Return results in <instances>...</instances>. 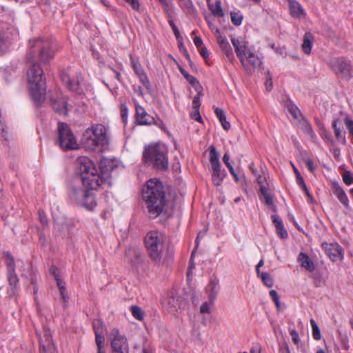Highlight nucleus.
<instances>
[{"mask_svg": "<svg viewBox=\"0 0 353 353\" xmlns=\"http://www.w3.org/2000/svg\"><path fill=\"white\" fill-rule=\"evenodd\" d=\"M345 125L351 136L353 137V120L347 117L345 119Z\"/></svg>", "mask_w": 353, "mask_h": 353, "instance_id": "3c124183", "label": "nucleus"}, {"mask_svg": "<svg viewBox=\"0 0 353 353\" xmlns=\"http://www.w3.org/2000/svg\"><path fill=\"white\" fill-rule=\"evenodd\" d=\"M89 190H92L85 188L81 184V180H76L70 188V199L77 205H79L80 202L83 201Z\"/></svg>", "mask_w": 353, "mask_h": 353, "instance_id": "f8f14e48", "label": "nucleus"}, {"mask_svg": "<svg viewBox=\"0 0 353 353\" xmlns=\"http://www.w3.org/2000/svg\"><path fill=\"white\" fill-rule=\"evenodd\" d=\"M201 105L199 97H194L192 101V108L194 110H199Z\"/></svg>", "mask_w": 353, "mask_h": 353, "instance_id": "69168bd1", "label": "nucleus"}, {"mask_svg": "<svg viewBox=\"0 0 353 353\" xmlns=\"http://www.w3.org/2000/svg\"><path fill=\"white\" fill-rule=\"evenodd\" d=\"M168 303L170 305V311L171 312L177 311V309L180 307L178 299L174 296L168 297Z\"/></svg>", "mask_w": 353, "mask_h": 353, "instance_id": "79ce46f5", "label": "nucleus"}, {"mask_svg": "<svg viewBox=\"0 0 353 353\" xmlns=\"http://www.w3.org/2000/svg\"><path fill=\"white\" fill-rule=\"evenodd\" d=\"M310 324L312 329V336L315 340H319L321 339V332L315 321L312 319L310 320Z\"/></svg>", "mask_w": 353, "mask_h": 353, "instance_id": "a19ab883", "label": "nucleus"}, {"mask_svg": "<svg viewBox=\"0 0 353 353\" xmlns=\"http://www.w3.org/2000/svg\"><path fill=\"white\" fill-rule=\"evenodd\" d=\"M230 15L231 21L234 25L239 26L241 24L243 20L242 15L235 12H231Z\"/></svg>", "mask_w": 353, "mask_h": 353, "instance_id": "c03bdc74", "label": "nucleus"}, {"mask_svg": "<svg viewBox=\"0 0 353 353\" xmlns=\"http://www.w3.org/2000/svg\"><path fill=\"white\" fill-rule=\"evenodd\" d=\"M231 41L235 48V51L238 58L244 68H246L245 63V57L250 52V50L248 48L247 43L245 41L236 39L232 38Z\"/></svg>", "mask_w": 353, "mask_h": 353, "instance_id": "dca6fc26", "label": "nucleus"}, {"mask_svg": "<svg viewBox=\"0 0 353 353\" xmlns=\"http://www.w3.org/2000/svg\"><path fill=\"white\" fill-rule=\"evenodd\" d=\"M50 103L54 111L59 114H67V99L65 97L62 96L59 90H56L50 97Z\"/></svg>", "mask_w": 353, "mask_h": 353, "instance_id": "9b49d317", "label": "nucleus"}, {"mask_svg": "<svg viewBox=\"0 0 353 353\" xmlns=\"http://www.w3.org/2000/svg\"><path fill=\"white\" fill-rule=\"evenodd\" d=\"M128 113V108L125 105H122L121 108V114L122 120L124 123H125L127 121Z\"/></svg>", "mask_w": 353, "mask_h": 353, "instance_id": "13d9d810", "label": "nucleus"}, {"mask_svg": "<svg viewBox=\"0 0 353 353\" xmlns=\"http://www.w3.org/2000/svg\"><path fill=\"white\" fill-rule=\"evenodd\" d=\"M8 281L9 284L10 285V289L9 290V292L10 294H14L15 293V288L17 287V285L18 283L19 279L17 278V276L14 273V261L12 259L8 265Z\"/></svg>", "mask_w": 353, "mask_h": 353, "instance_id": "aec40b11", "label": "nucleus"}, {"mask_svg": "<svg viewBox=\"0 0 353 353\" xmlns=\"http://www.w3.org/2000/svg\"><path fill=\"white\" fill-rule=\"evenodd\" d=\"M297 260L300 263L301 266L307 271L312 272L315 270L314 263L305 253L300 252Z\"/></svg>", "mask_w": 353, "mask_h": 353, "instance_id": "b1692460", "label": "nucleus"}, {"mask_svg": "<svg viewBox=\"0 0 353 353\" xmlns=\"http://www.w3.org/2000/svg\"><path fill=\"white\" fill-rule=\"evenodd\" d=\"M10 46V41L6 37L5 34L0 32V54L6 52Z\"/></svg>", "mask_w": 353, "mask_h": 353, "instance_id": "58836bf2", "label": "nucleus"}, {"mask_svg": "<svg viewBox=\"0 0 353 353\" xmlns=\"http://www.w3.org/2000/svg\"><path fill=\"white\" fill-rule=\"evenodd\" d=\"M330 65L336 74H340L347 79H350L352 77V66L349 60L343 57L334 58L330 60Z\"/></svg>", "mask_w": 353, "mask_h": 353, "instance_id": "9d476101", "label": "nucleus"}, {"mask_svg": "<svg viewBox=\"0 0 353 353\" xmlns=\"http://www.w3.org/2000/svg\"><path fill=\"white\" fill-rule=\"evenodd\" d=\"M200 54L204 59H207L209 56V52L205 47H202L200 50Z\"/></svg>", "mask_w": 353, "mask_h": 353, "instance_id": "774afa93", "label": "nucleus"}, {"mask_svg": "<svg viewBox=\"0 0 353 353\" xmlns=\"http://www.w3.org/2000/svg\"><path fill=\"white\" fill-rule=\"evenodd\" d=\"M191 117H192V119H194L195 121H197L199 122H201L202 120L201 117L199 114V110H194V111L192 112L191 114Z\"/></svg>", "mask_w": 353, "mask_h": 353, "instance_id": "0e129e2a", "label": "nucleus"}, {"mask_svg": "<svg viewBox=\"0 0 353 353\" xmlns=\"http://www.w3.org/2000/svg\"><path fill=\"white\" fill-rule=\"evenodd\" d=\"M127 3H128L133 10L138 11L139 9V2L138 0H125Z\"/></svg>", "mask_w": 353, "mask_h": 353, "instance_id": "bf43d9fd", "label": "nucleus"}, {"mask_svg": "<svg viewBox=\"0 0 353 353\" xmlns=\"http://www.w3.org/2000/svg\"><path fill=\"white\" fill-rule=\"evenodd\" d=\"M214 112L216 117L219 119L220 123L226 119L225 114L223 109L220 108H216L214 110Z\"/></svg>", "mask_w": 353, "mask_h": 353, "instance_id": "09e8293b", "label": "nucleus"}, {"mask_svg": "<svg viewBox=\"0 0 353 353\" xmlns=\"http://www.w3.org/2000/svg\"><path fill=\"white\" fill-rule=\"evenodd\" d=\"M321 247L332 261L343 260L344 251L343 248L337 243H328L323 242Z\"/></svg>", "mask_w": 353, "mask_h": 353, "instance_id": "4468645a", "label": "nucleus"}, {"mask_svg": "<svg viewBox=\"0 0 353 353\" xmlns=\"http://www.w3.org/2000/svg\"><path fill=\"white\" fill-rule=\"evenodd\" d=\"M94 334H102L104 330L103 323L100 319H95L92 323Z\"/></svg>", "mask_w": 353, "mask_h": 353, "instance_id": "ea45409f", "label": "nucleus"}, {"mask_svg": "<svg viewBox=\"0 0 353 353\" xmlns=\"http://www.w3.org/2000/svg\"><path fill=\"white\" fill-rule=\"evenodd\" d=\"M314 41V36L310 32H306L303 36L302 50L306 54L311 53L312 44Z\"/></svg>", "mask_w": 353, "mask_h": 353, "instance_id": "bb28decb", "label": "nucleus"}, {"mask_svg": "<svg viewBox=\"0 0 353 353\" xmlns=\"http://www.w3.org/2000/svg\"><path fill=\"white\" fill-rule=\"evenodd\" d=\"M40 353H56V347L52 342L50 331L43 328L42 334H39Z\"/></svg>", "mask_w": 353, "mask_h": 353, "instance_id": "ddd939ff", "label": "nucleus"}, {"mask_svg": "<svg viewBox=\"0 0 353 353\" xmlns=\"http://www.w3.org/2000/svg\"><path fill=\"white\" fill-rule=\"evenodd\" d=\"M305 163L308 169L310 170V171L314 172V170H315V167L314 165L313 161L311 159H307L305 160Z\"/></svg>", "mask_w": 353, "mask_h": 353, "instance_id": "338daca9", "label": "nucleus"}, {"mask_svg": "<svg viewBox=\"0 0 353 353\" xmlns=\"http://www.w3.org/2000/svg\"><path fill=\"white\" fill-rule=\"evenodd\" d=\"M131 65L135 72V74L139 78L141 83L146 88L150 87V83L148 79L147 74H145L142 65L138 60L134 59L132 55L130 56Z\"/></svg>", "mask_w": 353, "mask_h": 353, "instance_id": "f3484780", "label": "nucleus"}, {"mask_svg": "<svg viewBox=\"0 0 353 353\" xmlns=\"http://www.w3.org/2000/svg\"><path fill=\"white\" fill-rule=\"evenodd\" d=\"M110 339L113 352L117 353H129L127 339L124 335L120 334L118 329L114 328L112 330Z\"/></svg>", "mask_w": 353, "mask_h": 353, "instance_id": "1a4fd4ad", "label": "nucleus"}, {"mask_svg": "<svg viewBox=\"0 0 353 353\" xmlns=\"http://www.w3.org/2000/svg\"><path fill=\"white\" fill-rule=\"evenodd\" d=\"M58 132V143L63 150H75L78 148L76 139L68 124L59 123Z\"/></svg>", "mask_w": 353, "mask_h": 353, "instance_id": "6e6552de", "label": "nucleus"}, {"mask_svg": "<svg viewBox=\"0 0 353 353\" xmlns=\"http://www.w3.org/2000/svg\"><path fill=\"white\" fill-rule=\"evenodd\" d=\"M61 80L71 92L81 94L83 92L85 85L81 72L72 68L61 72Z\"/></svg>", "mask_w": 353, "mask_h": 353, "instance_id": "0eeeda50", "label": "nucleus"}, {"mask_svg": "<svg viewBox=\"0 0 353 353\" xmlns=\"http://www.w3.org/2000/svg\"><path fill=\"white\" fill-rule=\"evenodd\" d=\"M271 219L276 228L277 234L282 239H286L288 236V234L284 228L281 219L276 214H272Z\"/></svg>", "mask_w": 353, "mask_h": 353, "instance_id": "5701e85b", "label": "nucleus"}, {"mask_svg": "<svg viewBox=\"0 0 353 353\" xmlns=\"http://www.w3.org/2000/svg\"><path fill=\"white\" fill-rule=\"evenodd\" d=\"M321 137L323 139V141L327 143L328 145H333L334 142L331 137V135L324 129L322 130L321 133Z\"/></svg>", "mask_w": 353, "mask_h": 353, "instance_id": "a18cd8bd", "label": "nucleus"}, {"mask_svg": "<svg viewBox=\"0 0 353 353\" xmlns=\"http://www.w3.org/2000/svg\"><path fill=\"white\" fill-rule=\"evenodd\" d=\"M283 105L294 119L298 118L299 110L290 98L283 101Z\"/></svg>", "mask_w": 353, "mask_h": 353, "instance_id": "7c9ffc66", "label": "nucleus"}, {"mask_svg": "<svg viewBox=\"0 0 353 353\" xmlns=\"http://www.w3.org/2000/svg\"><path fill=\"white\" fill-rule=\"evenodd\" d=\"M110 138L107 128L102 124H93L83 133L82 143L91 150L98 149L104 151L108 149Z\"/></svg>", "mask_w": 353, "mask_h": 353, "instance_id": "20e7f679", "label": "nucleus"}, {"mask_svg": "<svg viewBox=\"0 0 353 353\" xmlns=\"http://www.w3.org/2000/svg\"><path fill=\"white\" fill-rule=\"evenodd\" d=\"M303 129L304 132L310 135L311 137L315 136L314 132L312 126L308 123H305L303 125Z\"/></svg>", "mask_w": 353, "mask_h": 353, "instance_id": "864d4df0", "label": "nucleus"}, {"mask_svg": "<svg viewBox=\"0 0 353 353\" xmlns=\"http://www.w3.org/2000/svg\"><path fill=\"white\" fill-rule=\"evenodd\" d=\"M180 6L183 8H190L192 6L191 0H179Z\"/></svg>", "mask_w": 353, "mask_h": 353, "instance_id": "052dcab7", "label": "nucleus"}, {"mask_svg": "<svg viewBox=\"0 0 353 353\" xmlns=\"http://www.w3.org/2000/svg\"><path fill=\"white\" fill-rule=\"evenodd\" d=\"M245 59L254 68L259 67L261 64V59L251 51L245 57Z\"/></svg>", "mask_w": 353, "mask_h": 353, "instance_id": "72a5a7b5", "label": "nucleus"}, {"mask_svg": "<svg viewBox=\"0 0 353 353\" xmlns=\"http://www.w3.org/2000/svg\"><path fill=\"white\" fill-rule=\"evenodd\" d=\"M212 305H213V303H211L210 301L203 303L200 307V312L201 314H210L211 312L210 307Z\"/></svg>", "mask_w": 353, "mask_h": 353, "instance_id": "de8ad7c7", "label": "nucleus"}, {"mask_svg": "<svg viewBox=\"0 0 353 353\" xmlns=\"http://www.w3.org/2000/svg\"><path fill=\"white\" fill-rule=\"evenodd\" d=\"M144 245L150 259L156 264L162 263L165 247V235L157 230L150 231L145 236Z\"/></svg>", "mask_w": 353, "mask_h": 353, "instance_id": "39448f33", "label": "nucleus"}, {"mask_svg": "<svg viewBox=\"0 0 353 353\" xmlns=\"http://www.w3.org/2000/svg\"><path fill=\"white\" fill-rule=\"evenodd\" d=\"M339 123L340 121L338 119L332 121V125L334 131V135L339 143L345 144L346 143L345 133L342 132L341 126H338Z\"/></svg>", "mask_w": 353, "mask_h": 353, "instance_id": "cd10ccee", "label": "nucleus"}, {"mask_svg": "<svg viewBox=\"0 0 353 353\" xmlns=\"http://www.w3.org/2000/svg\"><path fill=\"white\" fill-rule=\"evenodd\" d=\"M290 334L292 336V340L294 344H298L300 341L299 333L295 330H290Z\"/></svg>", "mask_w": 353, "mask_h": 353, "instance_id": "5fc2aeb1", "label": "nucleus"}, {"mask_svg": "<svg viewBox=\"0 0 353 353\" xmlns=\"http://www.w3.org/2000/svg\"><path fill=\"white\" fill-rule=\"evenodd\" d=\"M205 290L208 294L209 300L210 301L211 303H214L219 290V280L216 279H211L206 286Z\"/></svg>", "mask_w": 353, "mask_h": 353, "instance_id": "412c9836", "label": "nucleus"}, {"mask_svg": "<svg viewBox=\"0 0 353 353\" xmlns=\"http://www.w3.org/2000/svg\"><path fill=\"white\" fill-rule=\"evenodd\" d=\"M144 161L159 170H165L168 165L167 149L161 143L151 144L145 147L143 153Z\"/></svg>", "mask_w": 353, "mask_h": 353, "instance_id": "423d86ee", "label": "nucleus"}, {"mask_svg": "<svg viewBox=\"0 0 353 353\" xmlns=\"http://www.w3.org/2000/svg\"><path fill=\"white\" fill-rule=\"evenodd\" d=\"M223 161L229 170L230 169V168H233V166L231 165L230 162V156L228 153L224 154L223 157Z\"/></svg>", "mask_w": 353, "mask_h": 353, "instance_id": "e2e57ef3", "label": "nucleus"}, {"mask_svg": "<svg viewBox=\"0 0 353 353\" xmlns=\"http://www.w3.org/2000/svg\"><path fill=\"white\" fill-rule=\"evenodd\" d=\"M181 41L182 40H180V42H179V50L181 52L183 53V55L185 57V58L187 59L188 62H191V59H190V54Z\"/></svg>", "mask_w": 353, "mask_h": 353, "instance_id": "603ef678", "label": "nucleus"}, {"mask_svg": "<svg viewBox=\"0 0 353 353\" xmlns=\"http://www.w3.org/2000/svg\"><path fill=\"white\" fill-rule=\"evenodd\" d=\"M261 279L264 283L268 288H271L273 285V279H272L270 274L268 272H261Z\"/></svg>", "mask_w": 353, "mask_h": 353, "instance_id": "37998d69", "label": "nucleus"}, {"mask_svg": "<svg viewBox=\"0 0 353 353\" xmlns=\"http://www.w3.org/2000/svg\"><path fill=\"white\" fill-rule=\"evenodd\" d=\"M343 180L347 185L353 183V176L350 171H345L343 174Z\"/></svg>", "mask_w": 353, "mask_h": 353, "instance_id": "49530a36", "label": "nucleus"}, {"mask_svg": "<svg viewBox=\"0 0 353 353\" xmlns=\"http://www.w3.org/2000/svg\"><path fill=\"white\" fill-rule=\"evenodd\" d=\"M56 281L57 283V285L59 289L60 294L61 296V298L63 301V307H65L67 306L68 302V296L66 294V289L62 285L61 281L59 277H56Z\"/></svg>", "mask_w": 353, "mask_h": 353, "instance_id": "c9c22d12", "label": "nucleus"}, {"mask_svg": "<svg viewBox=\"0 0 353 353\" xmlns=\"http://www.w3.org/2000/svg\"><path fill=\"white\" fill-rule=\"evenodd\" d=\"M208 6L214 17H222L224 16V12L220 1H216L214 3H210L209 1H208Z\"/></svg>", "mask_w": 353, "mask_h": 353, "instance_id": "c756f323", "label": "nucleus"}, {"mask_svg": "<svg viewBox=\"0 0 353 353\" xmlns=\"http://www.w3.org/2000/svg\"><path fill=\"white\" fill-rule=\"evenodd\" d=\"M39 220H40L41 223L43 225H48V222L47 216L43 211L39 212Z\"/></svg>", "mask_w": 353, "mask_h": 353, "instance_id": "680f3d73", "label": "nucleus"}, {"mask_svg": "<svg viewBox=\"0 0 353 353\" xmlns=\"http://www.w3.org/2000/svg\"><path fill=\"white\" fill-rule=\"evenodd\" d=\"M333 187L334 188V194H336L337 199L345 207H348L349 200L343 189L336 183L333 184Z\"/></svg>", "mask_w": 353, "mask_h": 353, "instance_id": "c85d7f7f", "label": "nucleus"}, {"mask_svg": "<svg viewBox=\"0 0 353 353\" xmlns=\"http://www.w3.org/2000/svg\"><path fill=\"white\" fill-rule=\"evenodd\" d=\"M178 68L184 78L192 87H194L195 90L199 94L202 91V87L199 81L193 76L189 74L188 72L181 66L179 65Z\"/></svg>", "mask_w": 353, "mask_h": 353, "instance_id": "a878e982", "label": "nucleus"}, {"mask_svg": "<svg viewBox=\"0 0 353 353\" xmlns=\"http://www.w3.org/2000/svg\"><path fill=\"white\" fill-rule=\"evenodd\" d=\"M152 125H155L156 126H157L158 128H159L161 130H162L163 131L166 130V127H165L164 123L159 118H158L157 119H155L154 118V123H152Z\"/></svg>", "mask_w": 353, "mask_h": 353, "instance_id": "4d7b16f0", "label": "nucleus"}, {"mask_svg": "<svg viewBox=\"0 0 353 353\" xmlns=\"http://www.w3.org/2000/svg\"><path fill=\"white\" fill-rule=\"evenodd\" d=\"M210 162L211 166L221 165L219 154L214 146H211L210 150Z\"/></svg>", "mask_w": 353, "mask_h": 353, "instance_id": "f704fd0d", "label": "nucleus"}, {"mask_svg": "<svg viewBox=\"0 0 353 353\" xmlns=\"http://www.w3.org/2000/svg\"><path fill=\"white\" fill-rule=\"evenodd\" d=\"M95 335V342L97 346L98 352L97 353H105L103 349V344L105 342V336L103 333L94 334Z\"/></svg>", "mask_w": 353, "mask_h": 353, "instance_id": "4c0bfd02", "label": "nucleus"}, {"mask_svg": "<svg viewBox=\"0 0 353 353\" xmlns=\"http://www.w3.org/2000/svg\"><path fill=\"white\" fill-rule=\"evenodd\" d=\"M170 26H171L174 34L179 42H180V40H183L182 37L180 34L179 30L177 28V26L172 21H169Z\"/></svg>", "mask_w": 353, "mask_h": 353, "instance_id": "8fccbe9b", "label": "nucleus"}, {"mask_svg": "<svg viewBox=\"0 0 353 353\" xmlns=\"http://www.w3.org/2000/svg\"><path fill=\"white\" fill-rule=\"evenodd\" d=\"M142 197L150 218H157L164 211L167 200L163 184L159 180H148L143 188Z\"/></svg>", "mask_w": 353, "mask_h": 353, "instance_id": "7ed1b4c3", "label": "nucleus"}, {"mask_svg": "<svg viewBox=\"0 0 353 353\" xmlns=\"http://www.w3.org/2000/svg\"><path fill=\"white\" fill-rule=\"evenodd\" d=\"M215 36L216 37L217 42L219 45L222 52L225 54L229 60L234 58L232 49L225 37H223L221 35V32L219 29L216 30Z\"/></svg>", "mask_w": 353, "mask_h": 353, "instance_id": "a211bd4d", "label": "nucleus"}, {"mask_svg": "<svg viewBox=\"0 0 353 353\" xmlns=\"http://www.w3.org/2000/svg\"><path fill=\"white\" fill-rule=\"evenodd\" d=\"M51 41L41 38L30 39L26 61L28 64L27 70L28 83L30 95L34 102L40 105L45 100L46 92V79L43 70L38 63H48L53 57Z\"/></svg>", "mask_w": 353, "mask_h": 353, "instance_id": "f257e3e1", "label": "nucleus"}, {"mask_svg": "<svg viewBox=\"0 0 353 353\" xmlns=\"http://www.w3.org/2000/svg\"><path fill=\"white\" fill-rule=\"evenodd\" d=\"M135 119L139 125H151L154 123V117L149 114L145 108L134 101Z\"/></svg>", "mask_w": 353, "mask_h": 353, "instance_id": "2eb2a0df", "label": "nucleus"}, {"mask_svg": "<svg viewBox=\"0 0 353 353\" xmlns=\"http://www.w3.org/2000/svg\"><path fill=\"white\" fill-rule=\"evenodd\" d=\"M76 173L81 176V183L91 190H97L103 185H111L112 179L108 172H99L95 165L87 157H80L75 162Z\"/></svg>", "mask_w": 353, "mask_h": 353, "instance_id": "f03ea898", "label": "nucleus"}, {"mask_svg": "<svg viewBox=\"0 0 353 353\" xmlns=\"http://www.w3.org/2000/svg\"><path fill=\"white\" fill-rule=\"evenodd\" d=\"M205 236V232H199L197 234V236H196V248H194V250L192 251V254H191V257H190V260L192 259L194 255V253H195V251H196V249L197 248L198 245H199V239L203 238V236Z\"/></svg>", "mask_w": 353, "mask_h": 353, "instance_id": "6e6d98bb", "label": "nucleus"}, {"mask_svg": "<svg viewBox=\"0 0 353 353\" xmlns=\"http://www.w3.org/2000/svg\"><path fill=\"white\" fill-rule=\"evenodd\" d=\"M260 192L263 196L264 203L275 210L276 206L273 203L272 196L268 192V189L264 185L260 187Z\"/></svg>", "mask_w": 353, "mask_h": 353, "instance_id": "2f4dec72", "label": "nucleus"}, {"mask_svg": "<svg viewBox=\"0 0 353 353\" xmlns=\"http://www.w3.org/2000/svg\"><path fill=\"white\" fill-rule=\"evenodd\" d=\"M88 210H93L97 206V201L94 193L89 190L86 196L83 198V201L78 205Z\"/></svg>", "mask_w": 353, "mask_h": 353, "instance_id": "393cba45", "label": "nucleus"}, {"mask_svg": "<svg viewBox=\"0 0 353 353\" xmlns=\"http://www.w3.org/2000/svg\"><path fill=\"white\" fill-rule=\"evenodd\" d=\"M211 170L213 184L216 186L221 185L225 176V170H221V165L211 166Z\"/></svg>", "mask_w": 353, "mask_h": 353, "instance_id": "4be33fe9", "label": "nucleus"}, {"mask_svg": "<svg viewBox=\"0 0 353 353\" xmlns=\"http://www.w3.org/2000/svg\"><path fill=\"white\" fill-rule=\"evenodd\" d=\"M130 310L134 318L141 321L144 319L145 313L140 307L132 305Z\"/></svg>", "mask_w": 353, "mask_h": 353, "instance_id": "e433bc0d", "label": "nucleus"}, {"mask_svg": "<svg viewBox=\"0 0 353 353\" xmlns=\"http://www.w3.org/2000/svg\"><path fill=\"white\" fill-rule=\"evenodd\" d=\"M126 255L130 258L132 264L135 265L140 262L141 253L138 249L129 248L126 252Z\"/></svg>", "mask_w": 353, "mask_h": 353, "instance_id": "473e14b6", "label": "nucleus"}, {"mask_svg": "<svg viewBox=\"0 0 353 353\" xmlns=\"http://www.w3.org/2000/svg\"><path fill=\"white\" fill-rule=\"evenodd\" d=\"M289 6L290 14L295 19L304 18L306 12L303 6L296 0H286Z\"/></svg>", "mask_w": 353, "mask_h": 353, "instance_id": "6ab92c4d", "label": "nucleus"}]
</instances>
